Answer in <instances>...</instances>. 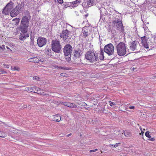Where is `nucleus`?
<instances>
[{"mask_svg":"<svg viewBox=\"0 0 156 156\" xmlns=\"http://www.w3.org/2000/svg\"><path fill=\"white\" fill-rule=\"evenodd\" d=\"M72 48L69 44L66 45L64 47L63 52L66 56H68L72 53Z\"/></svg>","mask_w":156,"mask_h":156,"instance_id":"obj_9","label":"nucleus"},{"mask_svg":"<svg viewBox=\"0 0 156 156\" xmlns=\"http://www.w3.org/2000/svg\"><path fill=\"white\" fill-rule=\"evenodd\" d=\"M14 5V3L11 1L7 4L6 6L11 10L13 8Z\"/></svg>","mask_w":156,"mask_h":156,"instance_id":"obj_22","label":"nucleus"},{"mask_svg":"<svg viewBox=\"0 0 156 156\" xmlns=\"http://www.w3.org/2000/svg\"><path fill=\"white\" fill-rule=\"evenodd\" d=\"M149 131H147L145 133V135L146 136V137H147L148 138H151V136L149 134Z\"/></svg>","mask_w":156,"mask_h":156,"instance_id":"obj_27","label":"nucleus"},{"mask_svg":"<svg viewBox=\"0 0 156 156\" xmlns=\"http://www.w3.org/2000/svg\"><path fill=\"white\" fill-rule=\"evenodd\" d=\"M40 79V78L37 76H35L33 77V79L34 80H39Z\"/></svg>","mask_w":156,"mask_h":156,"instance_id":"obj_36","label":"nucleus"},{"mask_svg":"<svg viewBox=\"0 0 156 156\" xmlns=\"http://www.w3.org/2000/svg\"><path fill=\"white\" fill-rule=\"evenodd\" d=\"M104 50L109 55H111L113 54L114 47L112 44L111 43L105 46Z\"/></svg>","mask_w":156,"mask_h":156,"instance_id":"obj_5","label":"nucleus"},{"mask_svg":"<svg viewBox=\"0 0 156 156\" xmlns=\"http://www.w3.org/2000/svg\"><path fill=\"white\" fill-rule=\"evenodd\" d=\"M82 0H76L73 2L72 4L74 6L76 7L79 5L80 4Z\"/></svg>","mask_w":156,"mask_h":156,"instance_id":"obj_21","label":"nucleus"},{"mask_svg":"<svg viewBox=\"0 0 156 156\" xmlns=\"http://www.w3.org/2000/svg\"><path fill=\"white\" fill-rule=\"evenodd\" d=\"M141 133L143 134V133H144V132L143 131H141Z\"/></svg>","mask_w":156,"mask_h":156,"instance_id":"obj_49","label":"nucleus"},{"mask_svg":"<svg viewBox=\"0 0 156 156\" xmlns=\"http://www.w3.org/2000/svg\"><path fill=\"white\" fill-rule=\"evenodd\" d=\"M72 135V134L71 133L69 134L68 135H67V137H68L69 136H70Z\"/></svg>","mask_w":156,"mask_h":156,"instance_id":"obj_46","label":"nucleus"},{"mask_svg":"<svg viewBox=\"0 0 156 156\" xmlns=\"http://www.w3.org/2000/svg\"><path fill=\"white\" fill-rule=\"evenodd\" d=\"M82 33L83 34V36L85 38H86L90 34V30L87 27H84L82 30Z\"/></svg>","mask_w":156,"mask_h":156,"instance_id":"obj_12","label":"nucleus"},{"mask_svg":"<svg viewBox=\"0 0 156 156\" xmlns=\"http://www.w3.org/2000/svg\"><path fill=\"white\" fill-rule=\"evenodd\" d=\"M0 49L2 51H4L5 50V45L3 44L1 46H0Z\"/></svg>","mask_w":156,"mask_h":156,"instance_id":"obj_28","label":"nucleus"},{"mask_svg":"<svg viewBox=\"0 0 156 156\" xmlns=\"http://www.w3.org/2000/svg\"><path fill=\"white\" fill-rule=\"evenodd\" d=\"M88 16V13H87V14H86V15H85V16L86 17H87V16Z\"/></svg>","mask_w":156,"mask_h":156,"instance_id":"obj_47","label":"nucleus"},{"mask_svg":"<svg viewBox=\"0 0 156 156\" xmlns=\"http://www.w3.org/2000/svg\"><path fill=\"white\" fill-rule=\"evenodd\" d=\"M20 19L18 18H15L12 20V21L15 22L14 24L15 25H17L20 22Z\"/></svg>","mask_w":156,"mask_h":156,"instance_id":"obj_24","label":"nucleus"},{"mask_svg":"<svg viewBox=\"0 0 156 156\" xmlns=\"http://www.w3.org/2000/svg\"><path fill=\"white\" fill-rule=\"evenodd\" d=\"M63 5H64V8H67L69 6V3L65 2Z\"/></svg>","mask_w":156,"mask_h":156,"instance_id":"obj_29","label":"nucleus"},{"mask_svg":"<svg viewBox=\"0 0 156 156\" xmlns=\"http://www.w3.org/2000/svg\"><path fill=\"white\" fill-rule=\"evenodd\" d=\"M116 50L119 56L124 55L126 52V45L125 43L120 42L116 46Z\"/></svg>","mask_w":156,"mask_h":156,"instance_id":"obj_2","label":"nucleus"},{"mask_svg":"<svg viewBox=\"0 0 156 156\" xmlns=\"http://www.w3.org/2000/svg\"><path fill=\"white\" fill-rule=\"evenodd\" d=\"M137 41H134L131 42L130 44V49L133 51H134L136 48Z\"/></svg>","mask_w":156,"mask_h":156,"instance_id":"obj_16","label":"nucleus"},{"mask_svg":"<svg viewBox=\"0 0 156 156\" xmlns=\"http://www.w3.org/2000/svg\"><path fill=\"white\" fill-rule=\"evenodd\" d=\"M10 11V10L8 9V8L6 6H5L2 11V14L5 15H9Z\"/></svg>","mask_w":156,"mask_h":156,"instance_id":"obj_19","label":"nucleus"},{"mask_svg":"<svg viewBox=\"0 0 156 156\" xmlns=\"http://www.w3.org/2000/svg\"><path fill=\"white\" fill-rule=\"evenodd\" d=\"M3 66L5 68L8 69L9 67V66L8 64H4Z\"/></svg>","mask_w":156,"mask_h":156,"instance_id":"obj_39","label":"nucleus"},{"mask_svg":"<svg viewBox=\"0 0 156 156\" xmlns=\"http://www.w3.org/2000/svg\"><path fill=\"white\" fill-rule=\"evenodd\" d=\"M80 53L78 51H76L75 52L74 55L75 56H79L80 55Z\"/></svg>","mask_w":156,"mask_h":156,"instance_id":"obj_38","label":"nucleus"},{"mask_svg":"<svg viewBox=\"0 0 156 156\" xmlns=\"http://www.w3.org/2000/svg\"><path fill=\"white\" fill-rule=\"evenodd\" d=\"M6 136V134L4 132L0 131V137L3 138Z\"/></svg>","mask_w":156,"mask_h":156,"instance_id":"obj_25","label":"nucleus"},{"mask_svg":"<svg viewBox=\"0 0 156 156\" xmlns=\"http://www.w3.org/2000/svg\"><path fill=\"white\" fill-rule=\"evenodd\" d=\"M28 61L30 62L34 63H38L40 62H42L39 57H34L30 58L28 59Z\"/></svg>","mask_w":156,"mask_h":156,"instance_id":"obj_14","label":"nucleus"},{"mask_svg":"<svg viewBox=\"0 0 156 156\" xmlns=\"http://www.w3.org/2000/svg\"><path fill=\"white\" fill-rule=\"evenodd\" d=\"M79 104L80 105H81L83 106H85L87 105V104L85 102L81 101L79 102Z\"/></svg>","mask_w":156,"mask_h":156,"instance_id":"obj_32","label":"nucleus"},{"mask_svg":"<svg viewBox=\"0 0 156 156\" xmlns=\"http://www.w3.org/2000/svg\"><path fill=\"white\" fill-rule=\"evenodd\" d=\"M20 33L19 37V39L21 41H24L29 36V34L27 32L28 28H20Z\"/></svg>","mask_w":156,"mask_h":156,"instance_id":"obj_3","label":"nucleus"},{"mask_svg":"<svg viewBox=\"0 0 156 156\" xmlns=\"http://www.w3.org/2000/svg\"><path fill=\"white\" fill-rule=\"evenodd\" d=\"M70 31L67 29L63 30L60 34V37L64 40H66L69 37Z\"/></svg>","mask_w":156,"mask_h":156,"instance_id":"obj_11","label":"nucleus"},{"mask_svg":"<svg viewBox=\"0 0 156 156\" xmlns=\"http://www.w3.org/2000/svg\"><path fill=\"white\" fill-rule=\"evenodd\" d=\"M29 24V20L28 18L26 16L23 17L21 22V25L20 26V28H28Z\"/></svg>","mask_w":156,"mask_h":156,"instance_id":"obj_6","label":"nucleus"},{"mask_svg":"<svg viewBox=\"0 0 156 156\" xmlns=\"http://www.w3.org/2000/svg\"><path fill=\"white\" fill-rule=\"evenodd\" d=\"M142 40V44L143 47L144 48L148 49L149 48V46L147 43V39L145 36H144L141 37Z\"/></svg>","mask_w":156,"mask_h":156,"instance_id":"obj_13","label":"nucleus"},{"mask_svg":"<svg viewBox=\"0 0 156 156\" xmlns=\"http://www.w3.org/2000/svg\"><path fill=\"white\" fill-rule=\"evenodd\" d=\"M112 23L114 26L116 27L117 30L123 29V27L122 22L120 20L117 19L116 20L113 21Z\"/></svg>","mask_w":156,"mask_h":156,"instance_id":"obj_8","label":"nucleus"},{"mask_svg":"<svg viewBox=\"0 0 156 156\" xmlns=\"http://www.w3.org/2000/svg\"><path fill=\"white\" fill-rule=\"evenodd\" d=\"M60 76H61L67 77L68 75L65 73H62L60 74Z\"/></svg>","mask_w":156,"mask_h":156,"instance_id":"obj_31","label":"nucleus"},{"mask_svg":"<svg viewBox=\"0 0 156 156\" xmlns=\"http://www.w3.org/2000/svg\"><path fill=\"white\" fill-rule=\"evenodd\" d=\"M129 108L130 109H134L135 108V107L134 106H131L129 107Z\"/></svg>","mask_w":156,"mask_h":156,"instance_id":"obj_42","label":"nucleus"},{"mask_svg":"<svg viewBox=\"0 0 156 156\" xmlns=\"http://www.w3.org/2000/svg\"><path fill=\"white\" fill-rule=\"evenodd\" d=\"M58 68L59 69H65V70H69V69L67 67H61V66H59L58 67Z\"/></svg>","mask_w":156,"mask_h":156,"instance_id":"obj_30","label":"nucleus"},{"mask_svg":"<svg viewBox=\"0 0 156 156\" xmlns=\"http://www.w3.org/2000/svg\"><path fill=\"white\" fill-rule=\"evenodd\" d=\"M7 73V72L4 71L3 69H1L0 70V74H6Z\"/></svg>","mask_w":156,"mask_h":156,"instance_id":"obj_33","label":"nucleus"},{"mask_svg":"<svg viewBox=\"0 0 156 156\" xmlns=\"http://www.w3.org/2000/svg\"><path fill=\"white\" fill-rule=\"evenodd\" d=\"M47 41L46 38L39 37L37 38V43L39 47H41L46 44Z\"/></svg>","mask_w":156,"mask_h":156,"instance_id":"obj_10","label":"nucleus"},{"mask_svg":"<svg viewBox=\"0 0 156 156\" xmlns=\"http://www.w3.org/2000/svg\"><path fill=\"white\" fill-rule=\"evenodd\" d=\"M61 117L60 115L57 114L52 116V120L53 121L59 122L61 120Z\"/></svg>","mask_w":156,"mask_h":156,"instance_id":"obj_15","label":"nucleus"},{"mask_svg":"<svg viewBox=\"0 0 156 156\" xmlns=\"http://www.w3.org/2000/svg\"><path fill=\"white\" fill-rule=\"evenodd\" d=\"M140 129L141 131H142V128H141V126H140Z\"/></svg>","mask_w":156,"mask_h":156,"instance_id":"obj_48","label":"nucleus"},{"mask_svg":"<svg viewBox=\"0 0 156 156\" xmlns=\"http://www.w3.org/2000/svg\"><path fill=\"white\" fill-rule=\"evenodd\" d=\"M63 105L70 108H76L77 105L74 104L70 102H63Z\"/></svg>","mask_w":156,"mask_h":156,"instance_id":"obj_17","label":"nucleus"},{"mask_svg":"<svg viewBox=\"0 0 156 156\" xmlns=\"http://www.w3.org/2000/svg\"><path fill=\"white\" fill-rule=\"evenodd\" d=\"M11 69L12 70H17L19 71L20 70V69L19 68L16 67H11Z\"/></svg>","mask_w":156,"mask_h":156,"instance_id":"obj_26","label":"nucleus"},{"mask_svg":"<svg viewBox=\"0 0 156 156\" xmlns=\"http://www.w3.org/2000/svg\"><path fill=\"white\" fill-rule=\"evenodd\" d=\"M98 151V149H96L94 150H91L90 151V152H94L96 151Z\"/></svg>","mask_w":156,"mask_h":156,"instance_id":"obj_40","label":"nucleus"},{"mask_svg":"<svg viewBox=\"0 0 156 156\" xmlns=\"http://www.w3.org/2000/svg\"><path fill=\"white\" fill-rule=\"evenodd\" d=\"M11 131L13 133H16L18 131L17 130L15 129V130H11Z\"/></svg>","mask_w":156,"mask_h":156,"instance_id":"obj_43","label":"nucleus"},{"mask_svg":"<svg viewBox=\"0 0 156 156\" xmlns=\"http://www.w3.org/2000/svg\"><path fill=\"white\" fill-rule=\"evenodd\" d=\"M6 48L7 49H9V48L7 46L6 47Z\"/></svg>","mask_w":156,"mask_h":156,"instance_id":"obj_50","label":"nucleus"},{"mask_svg":"<svg viewBox=\"0 0 156 156\" xmlns=\"http://www.w3.org/2000/svg\"><path fill=\"white\" fill-rule=\"evenodd\" d=\"M148 140H149L151 141H154L155 140V139L153 137V138H151V139H148Z\"/></svg>","mask_w":156,"mask_h":156,"instance_id":"obj_41","label":"nucleus"},{"mask_svg":"<svg viewBox=\"0 0 156 156\" xmlns=\"http://www.w3.org/2000/svg\"><path fill=\"white\" fill-rule=\"evenodd\" d=\"M38 90L39 88L37 87H30L26 88L25 90L26 91H29L30 92H33L34 93L36 92V90Z\"/></svg>","mask_w":156,"mask_h":156,"instance_id":"obj_18","label":"nucleus"},{"mask_svg":"<svg viewBox=\"0 0 156 156\" xmlns=\"http://www.w3.org/2000/svg\"><path fill=\"white\" fill-rule=\"evenodd\" d=\"M124 135L125 136H128V134H126V132H124Z\"/></svg>","mask_w":156,"mask_h":156,"instance_id":"obj_44","label":"nucleus"},{"mask_svg":"<svg viewBox=\"0 0 156 156\" xmlns=\"http://www.w3.org/2000/svg\"><path fill=\"white\" fill-rule=\"evenodd\" d=\"M99 58L101 60H102L104 59V52L102 50L100 51Z\"/></svg>","mask_w":156,"mask_h":156,"instance_id":"obj_23","label":"nucleus"},{"mask_svg":"<svg viewBox=\"0 0 156 156\" xmlns=\"http://www.w3.org/2000/svg\"><path fill=\"white\" fill-rule=\"evenodd\" d=\"M108 103H109V105L110 106H112L113 105H115V104L113 102H112L111 101H109L108 102Z\"/></svg>","mask_w":156,"mask_h":156,"instance_id":"obj_35","label":"nucleus"},{"mask_svg":"<svg viewBox=\"0 0 156 156\" xmlns=\"http://www.w3.org/2000/svg\"><path fill=\"white\" fill-rule=\"evenodd\" d=\"M20 4H18L11 11L10 15L12 17H15L19 13V12L21 9V8L20 7Z\"/></svg>","mask_w":156,"mask_h":156,"instance_id":"obj_7","label":"nucleus"},{"mask_svg":"<svg viewBox=\"0 0 156 156\" xmlns=\"http://www.w3.org/2000/svg\"><path fill=\"white\" fill-rule=\"evenodd\" d=\"M36 91H37V92H36V93H37V94H39L41 95L42 96H48V94H44L43 90H41L40 89V88H39V89L38 90H37V89L36 90Z\"/></svg>","mask_w":156,"mask_h":156,"instance_id":"obj_20","label":"nucleus"},{"mask_svg":"<svg viewBox=\"0 0 156 156\" xmlns=\"http://www.w3.org/2000/svg\"><path fill=\"white\" fill-rule=\"evenodd\" d=\"M120 144V143H116L115 144V145H114L110 144V145H109L112 146H113V147H116L118 146V145L119 144Z\"/></svg>","mask_w":156,"mask_h":156,"instance_id":"obj_34","label":"nucleus"},{"mask_svg":"<svg viewBox=\"0 0 156 156\" xmlns=\"http://www.w3.org/2000/svg\"><path fill=\"white\" fill-rule=\"evenodd\" d=\"M61 49V45L60 44L59 41L57 40L52 41V49L55 52L58 53Z\"/></svg>","mask_w":156,"mask_h":156,"instance_id":"obj_4","label":"nucleus"},{"mask_svg":"<svg viewBox=\"0 0 156 156\" xmlns=\"http://www.w3.org/2000/svg\"><path fill=\"white\" fill-rule=\"evenodd\" d=\"M93 3V1L92 0H90L87 2V4L89 5H91Z\"/></svg>","mask_w":156,"mask_h":156,"instance_id":"obj_37","label":"nucleus"},{"mask_svg":"<svg viewBox=\"0 0 156 156\" xmlns=\"http://www.w3.org/2000/svg\"><path fill=\"white\" fill-rule=\"evenodd\" d=\"M131 69V71H133L134 70V67L132 68Z\"/></svg>","mask_w":156,"mask_h":156,"instance_id":"obj_45","label":"nucleus"},{"mask_svg":"<svg viewBox=\"0 0 156 156\" xmlns=\"http://www.w3.org/2000/svg\"><path fill=\"white\" fill-rule=\"evenodd\" d=\"M101 152L102 153V151H101Z\"/></svg>","mask_w":156,"mask_h":156,"instance_id":"obj_51","label":"nucleus"},{"mask_svg":"<svg viewBox=\"0 0 156 156\" xmlns=\"http://www.w3.org/2000/svg\"><path fill=\"white\" fill-rule=\"evenodd\" d=\"M85 58L90 62H95L98 59L97 53L93 50H90L87 51L85 55Z\"/></svg>","mask_w":156,"mask_h":156,"instance_id":"obj_1","label":"nucleus"}]
</instances>
